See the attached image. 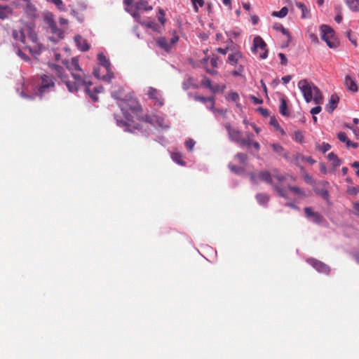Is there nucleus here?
Wrapping results in <instances>:
<instances>
[{"label":"nucleus","instance_id":"obj_54","mask_svg":"<svg viewBox=\"0 0 359 359\" xmlns=\"http://www.w3.org/2000/svg\"><path fill=\"white\" fill-rule=\"evenodd\" d=\"M18 55L24 60H29V57L26 54H25L20 49L18 50Z\"/></svg>","mask_w":359,"mask_h":359},{"label":"nucleus","instance_id":"obj_8","mask_svg":"<svg viewBox=\"0 0 359 359\" xmlns=\"http://www.w3.org/2000/svg\"><path fill=\"white\" fill-rule=\"evenodd\" d=\"M254 52L259 53L261 59H265L268 55V50L266 49V44L262 37L259 36H255L253 39V50Z\"/></svg>","mask_w":359,"mask_h":359},{"label":"nucleus","instance_id":"obj_10","mask_svg":"<svg viewBox=\"0 0 359 359\" xmlns=\"http://www.w3.org/2000/svg\"><path fill=\"white\" fill-rule=\"evenodd\" d=\"M179 40V37L177 35H174L170 40V42L165 37H159L156 39L157 45L165 50L166 52H169L172 46L175 44Z\"/></svg>","mask_w":359,"mask_h":359},{"label":"nucleus","instance_id":"obj_50","mask_svg":"<svg viewBox=\"0 0 359 359\" xmlns=\"http://www.w3.org/2000/svg\"><path fill=\"white\" fill-rule=\"evenodd\" d=\"M243 70L244 67L242 65H241L238 67L237 69L233 70L231 74L234 76H240L242 75V72H243Z\"/></svg>","mask_w":359,"mask_h":359},{"label":"nucleus","instance_id":"obj_19","mask_svg":"<svg viewBox=\"0 0 359 359\" xmlns=\"http://www.w3.org/2000/svg\"><path fill=\"white\" fill-rule=\"evenodd\" d=\"M243 57L242 53L239 50H236L231 54H229L228 56V62L231 65H236L239 60Z\"/></svg>","mask_w":359,"mask_h":359},{"label":"nucleus","instance_id":"obj_42","mask_svg":"<svg viewBox=\"0 0 359 359\" xmlns=\"http://www.w3.org/2000/svg\"><path fill=\"white\" fill-rule=\"evenodd\" d=\"M304 137L302 132L297 130L294 132V140L297 142L302 143L304 142Z\"/></svg>","mask_w":359,"mask_h":359},{"label":"nucleus","instance_id":"obj_11","mask_svg":"<svg viewBox=\"0 0 359 359\" xmlns=\"http://www.w3.org/2000/svg\"><path fill=\"white\" fill-rule=\"evenodd\" d=\"M306 262L320 273L329 274L330 272V267L320 260L314 258H309Z\"/></svg>","mask_w":359,"mask_h":359},{"label":"nucleus","instance_id":"obj_56","mask_svg":"<svg viewBox=\"0 0 359 359\" xmlns=\"http://www.w3.org/2000/svg\"><path fill=\"white\" fill-rule=\"evenodd\" d=\"M270 124L276 128H279V124L278 123V121L276 119L275 117H271L270 119Z\"/></svg>","mask_w":359,"mask_h":359},{"label":"nucleus","instance_id":"obj_24","mask_svg":"<svg viewBox=\"0 0 359 359\" xmlns=\"http://www.w3.org/2000/svg\"><path fill=\"white\" fill-rule=\"evenodd\" d=\"M328 159L332 161V164L334 168H337L341 164V161L337 157L334 152H330L327 155Z\"/></svg>","mask_w":359,"mask_h":359},{"label":"nucleus","instance_id":"obj_64","mask_svg":"<svg viewBox=\"0 0 359 359\" xmlns=\"http://www.w3.org/2000/svg\"><path fill=\"white\" fill-rule=\"evenodd\" d=\"M353 208L355 211L357 212V214L359 215V203H355L353 204Z\"/></svg>","mask_w":359,"mask_h":359},{"label":"nucleus","instance_id":"obj_4","mask_svg":"<svg viewBox=\"0 0 359 359\" xmlns=\"http://www.w3.org/2000/svg\"><path fill=\"white\" fill-rule=\"evenodd\" d=\"M55 84L52 76L41 74L35 83L34 95L42 97L46 93L54 91Z\"/></svg>","mask_w":359,"mask_h":359},{"label":"nucleus","instance_id":"obj_33","mask_svg":"<svg viewBox=\"0 0 359 359\" xmlns=\"http://www.w3.org/2000/svg\"><path fill=\"white\" fill-rule=\"evenodd\" d=\"M130 104H128V108L133 111H137L140 107L137 102V101L135 99H131L129 100Z\"/></svg>","mask_w":359,"mask_h":359},{"label":"nucleus","instance_id":"obj_16","mask_svg":"<svg viewBox=\"0 0 359 359\" xmlns=\"http://www.w3.org/2000/svg\"><path fill=\"white\" fill-rule=\"evenodd\" d=\"M26 29H13L12 31V36L15 41H18L23 43L26 44L27 37H26Z\"/></svg>","mask_w":359,"mask_h":359},{"label":"nucleus","instance_id":"obj_37","mask_svg":"<svg viewBox=\"0 0 359 359\" xmlns=\"http://www.w3.org/2000/svg\"><path fill=\"white\" fill-rule=\"evenodd\" d=\"M338 138L340 141L343 142H346V146L348 147H350L351 146V141L348 140V137L345 133L341 132L338 134Z\"/></svg>","mask_w":359,"mask_h":359},{"label":"nucleus","instance_id":"obj_61","mask_svg":"<svg viewBox=\"0 0 359 359\" xmlns=\"http://www.w3.org/2000/svg\"><path fill=\"white\" fill-rule=\"evenodd\" d=\"M309 37L311 40L312 42L313 43H318V39L317 37V36L314 34H309Z\"/></svg>","mask_w":359,"mask_h":359},{"label":"nucleus","instance_id":"obj_5","mask_svg":"<svg viewBox=\"0 0 359 359\" xmlns=\"http://www.w3.org/2000/svg\"><path fill=\"white\" fill-rule=\"evenodd\" d=\"M26 44L25 48L29 50L32 54H39L41 50V44L39 41L38 36L34 28L30 26L26 27Z\"/></svg>","mask_w":359,"mask_h":359},{"label":"nucleus","instance_id":"obj_1","mask_svg":"<svg viewBox=\"0 0 359 359\" xmlns=\"http://www.w3.org/2000/svg\"><path fill=\"white\" fill-rule=\"evenodd\" d=\"M52 69H53L57 76L61 79L62 82H63L68 90L70 93H76L78 91L81 86L86 87V91L89 95L90 98L94 100H97V97L96 94L99 93L96 88H94L95 93H92L90 90V86L92 85V82H90L88 79L89 76L86 75L82 69H79L77 72H72L71 73L72 78L74 79V81H69L68 76L65 74L64 69L58 65H53Z\"/></svg>","mask_w":359,"mask_h":359},{"label":"nucleus","instance_id":"obj_14","mask_svg":"<svg viewBox=\"0 0 359 359\" xmlns=\"http://www.w3.org/2000/svg\"><path fill=\"white\" fill-rule=\"evenodd\" d=\"M304 212H305L306 217L311 219L313 222H315L316 224L322 223V222L323 220V216L320 213L313 211L311 208H309V207L305 208Z\"/></svg>","mask_w":359,"mask_h":359},{"label":"nucleus","instance_id":"obj_41","mask_svg":"<svg viewBox=\"0 0 359 359\" xmlns=\"http://www.w3.org/2000/svg\"><path fill=\"white\" fill-rule=\"evenodd\" d=\"M201 85L205 88H212V81L211 80L208 78L207 76H203L202 81H201Z\"/></svg>","mask_w":359,"mask_h":359},{"label":"nucleus","instance_id":"obj_63","mask_svg":"<svg viewBox=\"0 0 359 359\" xmlns=\"http://www.w3.org/2000/svg\"><path fill=\"white\" fill-rule=\"evenodd\" d=\"M59 22L60 25H67L68 24V20L65 18H60L59 19Z\"/></svg>","mask_w":359,"mask_h":359},{"label":"nucleus","instance_id":"obj_18","mask_svg":"<svg viewBox=\"0 0 359 359\" xmlns=\"http://www.w3.org/2000/svg\"><path fill=\"white\" fill-rule=\"evenodd\" d=\"M339 97L337 95H332L328 104L326 105V109L329 113H332L337 107Z\"/></svg>","mask_w":359,"mask_h":359},{"label":"nucleus","instance_id":"obj_51","mask_svg":"<svg viewBox=\"0 0 359 359\" xmlns=\"http://www.w3.org/2000/svg\"><path fill=\"white\" fill-rule=\"evenodd\" d=\"M123 88H119L118 90L116 92V91H114L112 93H111V95L114 98L116 99V100H120L121 99V95H122L123 93Z\"/></svg>","mask_w":359,"mask_h":359},{"label":"nucleus","instance_id":"obj_47","mask_svg":"<svg viewBox=\"0 0 359 359\" xmlns=\"http://www.w3.org/2000/svg\"><path fill=\"white\" fill-rule=\"evenodd\" d=\"M53 3L60 10H65L63 2L62 0H48Z\"/></svg>","mask_w":359,"mask_h":359},{"label":"nucleus","instance_id":"obj_3","mask_svg":"<svg viewBox=\"0 0 359 359\" xmlns=\"http://www.w3.org/2000/svg\"><path fill=\"white\" fill-rule=\"evenodd\" d=\"M273 177L276 179L278 182H281L285 180V176L279 174H273V175L267 170L261 171L259 173H251L250 174V180L255 183L257 184L259 180L263 181L273 186L275 191L278 194V195L283 198H287V195L286 191L281 188L279 185L276 184L273 182Z\"/></svg>","mask_w":359,"mask_h":359},{"label":"nucleus","instance_id":"obj_30","mask_svg":"<svg viewBox=\"0 0 359 359\" xmlns=\"http://www.w3.org/2000/svg\"><path fill=\"white\" fill-rule=\"evenodd\" d=\"M11 13V10L8 6H0V19H6Z\"/></svg>","mask_w":359,"mask_h":359},{"label":"nucleus","instance_id":"obj_38","mask_svg":"<svg viewBox=\"0 0 359 359\" xmlns=\"http://www.w3.org/2000/svg\"><path fill=\"white\" fill-rule=\"evenodd\" d=\"M316 194L321 196L325 200L328 201L329 199V192L325 189H317L316 191Z\"/></svg>","mask_w":359,"mask_h":359},{"label":"nucleus","instance_id":"obj_2","mask_svg":"<svg viewBox=\"0 0 359 359\" xmlns=\"http://www.w3.org/2000/svg\"><path fill=\"white\" fill-rule=\"evenodd\" d=\"M298 87L302 93L304 100L306 102H310L312 100L318 105L323 102V97L320 89L312 82L307 79H302L298 82ZM321 111V107L317 106L311 109V113L313 115L318 114Z\"/></svg>","mask_w":359,"mask_h":359},{"label":"nucleus","instance_id":"obj_25","mask_svg":"<svg viewBox=\"0 0 359 359\" xmlns=\"http://www.w3.org/2000/svg\"><path fill=\"white\" fill-rule=\"evenodd\" d=\"M136 10H144V11H151L152 10V6L149 5L148 1L141 0L136 3L135 5Z\"/></svg>","mask_w":359,"mask_h":359},{"label":"nucleus","instance_id":"obj_59","mask_svg":"<svg viewBox=\"0 0 359 359\" xmlns=\"http://www.w3.org/2000/svg\"><path fill=\"white\" fill-rule=\"evenodd\" d=\"M216 50L222 55H226L229 50V48H218L216 49Z\"/></svg>","mask_w":359,"mask_h":359},{"label":"nucleus","instance_id":"obj_29","mask_svg":"<svg viewBox=\"0 0 359 359\" xmlns=\"http://www.w3.org/2000/svg\"><path fill=\"white\" fill-rule=\"evenodd\" d=\"M227 98L231 100L233 102H236L237 107H241V104L238 102L240 100V96L238 93L235 91H230L228 94Z\"/></svg>","mask_w":359,"mask_h":359},{"label":"nucleus","instance_id":"obj_9","mask_svg":"<svg viewBox=\"0 0 359 359\" xmlns=\"http://www.w3.org/2000/svg\"><path fill=\"white\" fill-rule=\"evenodd\" d=\"M97 60H98L100 64L103 67H104L107 71V74H106V75H104L102 76V79L104 81L110 82L111 79L114 76V74L111 71V64H110L109 60L107 59V57L102 53H100L97 55Z\"/></svg>","mask_w":359,"mask_h":359},{"label":"nucleus","instance_id":"obj_21","mask_svg":"<svg viewBox=\"0 0 359 359\" xmlns=\"http://www.w3.org/2000/svg\"><path fill=\"white\" fill-rule=\"evenodd\" d=\"M254 135L251 133H248L246 134L245 138H243V141L240 145V147H247L248 148H250L252 146V143L254 141Z\"/></svg>","mask_w":359,"mask_h":359},{"label":"nucleus","instance_id":"obj_62","mask_svg":"<svg viewBox=\"0 0 359 359\" xmlns=\"http://www.w3.org/2000/svg\"><path fill=\"white\" fill-rule=\"evenodd\" d=\"M220 89V87L219 85H215V86H212V88H210V90L213 93H215L217 92H218Z\"/></svg>","mask_w":359,"mask_h":359},{"label":"nucleus","instance_id":"obj_45","mask_svg":"<svg viewBox=\"0 0 359 359\" xmlns=\"http://www.w3.org/2000/svg\"><path fill=\"white\" fill-rule=\"evenodd\" d=\"M317 148L323 153H325L330 149L331 146L328 143L323 142L321 145H318Z\"/></svg>","mask_w":359,"mask_h":359},{"label":"nucleus","instance_id":"obj_58","mask_svg":"<svg viewBox=\"0 0 359 359\" xmlns=\"http://www.w3.org/2000/svg\"><path fill=\"white\" fill-rule=\"evenodd\" d=\"M194 100L196 101L202 102L203 103L207 102V99L205 97H203V96H200V95H196L194 97Z\"/></svg>","mask_w":359,"mask_h":359},{"label":"nucleus","instance_id":"obj_27","mask_svg":"<svg viewBox=\"0 0 359 359\" xmlns=\"http://www.w3.org/2000/svg\"><path fill=\"white\" fill-rule=\"evenodd\" d=\"M209 60V57L205 56L204 58L201 59L200 60V63L202 65V66L205 69V71L207 73L211 74V75H215L217 74V71L209 69L208 67V62Z\"/></svg>","mask_w":359,"mask_h":359},{"label":"nucleus","instance_id":"obj_35","mask_svg":"<svg viewBox=\"0 0 359 359\" xmlns=\"http://www.w3.org/2000/svg\"><path fill=\"white\" fill-rule=\"evenodd\" d=\"M273 28L276 30H280L284 35L287 36L289 39L291 38L289 32L281 24L276 23Z\"/></svg>","mask_w":359,"mask_h":359},{"label":"nucleus","instance_id":"obj_39","mask_svg":"<svg viewBox=\"0 0 359 359\" xmlns=\"http://www.w3.org/2000/svg\"><path fill=\"white\" fill-rule=\"evenodd\" d=\"M348 194L351 196H356L359 193V187H350L348 186L346 189Z\"/></svg>","mask_w":359,"mask_h":359},{"label":"nucleus","instance_id":"obj_31","mask_svg":"<svg viewBox=\"0 0 359 359\" xmlns=\"http://www.w3.org/2000/svg\"><path fill=\"white\" fill-rule=\"evenodd\" d=\"M235 158L236 160H238V161L243 165H245L246 163H247V161H248V155L244 154V153H241V152H239V153H237L236 155L235 156Z\"/></svg>","mask_w":359,"mask_h":359},{"label":"nucleus","instance_id":"obj_6","mask_svg":"<svg viewBox=\"0 0 359 359\" xmlns=\"http://www.w3.org/2000/svg\"><path fill=\"white\" fill-rule=\"evenodd\" d=\"M44 21L48 25L50 32L52 34L50 37L51 41L57 42L64 38V30L57 27L53 14H46L44 17Z\"/></svg>","mask_w":359,"mask_h":359},{"label":"nucleus","instance_id":"obj_60","mask_svg":"<svg viewBox=\"0 0 359 359\" xmlns=\"http://www.w3.org/2000/svg\"><path fill=\"white\" fill-rule=\"evenodd\" d=\"M291 79H292L291 75H287V76H283L282 78V81H283V83H285V84L289 83Z\"/></svg>","mask_w":359,"mask_h":359},{"label":"nucleus","instance_id":"obj_36","mask_svg":"<svg viewBox=\"0 0 359 359\" xmlns=\"http://www.w3.org/2000/svg\"><path fill=\"white\" fill-rule=\"evenodd\" d=\"M172 158L174 161L180 165H184V162L182 160V156L180 153L175 152L172 154Z\"/></svg>","mask_w":359,"mask_h":359},{"label":"nucleus","instance_id":"obj_23","mask_svg":"<svg viewBox=\"0 0 359 359\" xmlns=\"http://www.w3.org/2000/svg\"><path fill=\"white\" fill-rule=\"evenodd\" d=\"M70 73H72V72H77L79 69H82L79 64V60L76 57H73L72 59V61L70 64L67 67Z\"/></svg>","mask_w":359,"mask_h":359},{"label":"nucleus","instance_id":"obj_15","mask_svg":"<svg viewBox=\"0 0 359 359\" xmlns=\"http://www.w3.org/2000/svg\"><path fill=\"white\" fill-rule=\"evenodd\" d=\"M344 86L348 90L351 92L355 93L358 90V87L355 79L349 75H347L345 77Z\"/></svg>","mask_w":359,"mask_h":359},{"label":"nucleus","instance_id":"obj_32","mask_svg":"<svg viewBox=\"0 0 359 359\" xmlns=\"http://www.w3.org/2000/svg\"><path fill=\"white\" fill-rule=\"evenodd\" d=\"M288 189L294 194L299 196L301 198L306 196L305 192L297 187L288 186Z\"/></svg>","mask_w":359,"mask_h":359},{"label":"nucleus","instance_id":"obj_7","mask_svg":"<svg viewBox=\"0 0 359 359\" xmlns=\"http://www.w3.org/2000/svg\"><path fill=\"white\" fill-rule=\"evenodd\" d=\"M320 30L322 40L325 41L330 48H335L339 46V41L334 36V31L331 27L322 25Z\"/></svg>","mask_w":359,"mask_h":359},{"label":"nucleus","instance_id":"obj_26","mask_svg":"<svg viewBox=\"0 0 359 359\" xmlns=\"http://www.w3.org/2000/svg\"><path fill=\"white\" fill-rule=\"evenodd\" d=\"M279 111H280V113L283 116H288L290 114V112L287 109L286 100L283 97L280 99V107H279Z\"/></svg>","mask_w":359,"mask_h":359},{"label":"nucleus","instance_id":"obj_55","mask_svg":"<svg viewBox=\"0 0 359 359\" xmlns=\"http://www.w3.org/2000/svg\"><path fill=\"white\" fill-rule=\"evenodd\" d=\"M250 98L256 104H262L263 102V100L262 99L257 98L255 95H250Z\"/></svg>","mask_w":359,"mask_h":359},{"label":"nucleus","instance_id":"obj_49","mask_svg":"<svg viewBox=\"0 0 359 359\" xmlns=\"http://www.w3.org/2000/svg\"><path fill=\"white\" fill-rule=\"evenodd\" d=\"M191 1H192V3H193V5L194 6V9H195V11L196 12L198 11L197 5H198L201 7H203L204 6V4H205L203 0H191Z\"/></svg>","mask_w":359,"mask_h":359},{"label":"nucleus","instance_id":"obj_52","mask_svg":"<svg viewBox=\"0 0 359 359\" xmlns=\"http://www.w3.org/2000/svg\"><path fill=\"white\" fill-rule=\"evenodd\" d=\"M218 60H219V57H215V56L212 57L210 59V65H211L212 68H217V67H218V64H217Z\"/></svg>","mask_w":359,"mask_h":359},{"label":"nucleus","instance_id":"obj_13","mask_svg":"<svg viewBox=\"0 0 359 359\" xmlns=\"http://www.w3.org/2000/svg\"><path fill=\"white\" fill-rule=\"evenodd\" d=\"M147 95L150 99L155 100L156 103L158 106L161 107L163 105V99L161 96L159 90H158L157 89L153 87H149L147 91Z\"/></svg>","mask_w":359,"mask_h":359},{"label":"nucleus","instance_id":"obj_20","mask_svg":"<svg viewBox=\"0 0 359 359\" xmlns=\"http://www.w3.org/2000/svg\"><path fill=\"white\" fill-rule=\"evenodd\" d=\"M271 147L274 152L278 154V155H282L285 159L289 158V153L285 151L284 148L279 144H272Z\"/></svg>","mask_w":359,"mask_h":359},{"label":"nucleus","instance_id":"obj_22","mask_svg":"<svg viewBox=\"0 0 359 359\" xmlns=\"http://www.w3.org/2000/svg\"><path fill=\"white\" fill-rule=\"evenodd\" d=\"M349 9L353 12H359V0H344Z\"/></svg>","mask_w":359,"mask_h":359},{"label":"nucleus","instance_id":"obj_53","mask_svg":"<svg viewBox=\"0 0 359 359\" xmlns=\"http://www.w3.org/2000/svg\"><path fill=\"white\" fill-rule=\"evenodd\" d=\"M278 57H280V59L281 60L280 61L281 65H286L287 63V59L284 53H280L278 54Z\"/></svg>","mask_w":359,"mask_h":359},{"label":"nucleus","instance_id":"obj_12","mask_svg":"<svg viewBox=\"0 0 359 359\" xmlns=\"http://www.w3.org/2000/svg\"><path fill=\"white\" fill-rule=\"evenodd\" d=\"M225 128L228 132L229 139L232 142L238 144L240 146L243 141L241 132L239 131L238 130L231 128V126L229 124H226L225 126Z\"/></svg>","mask_w":359,"mask_h":359},{"label":"nucleus","instance_id":"obj_40","mask_svg":"<svg viewBox=\"0 0 359 359\" xmlns=\"http://www.w3.org/2000/svg\"><path fill=\"white\" fill-rule=\"evenodd\" d=\"M25 12L31 16L34 15L36 8L31 3H29L26 6Z\"/></svg>","mask_w":359,"mask_h":359},{"label":"nucleus","instance_id":"obj_44","mask_svg":"<svg viewBox=\"0 0 359 359\" xmlns=\"http://www.w3.org/2000/svg\"><path fill=\"white\" fill-rule=\"evenodd\" d=\"M126 11L131 14V15L135 19V20L141 24L140 15L137 11H132V8H126Z\"/></svg>","mask_w":359,"mask_h":359},{"label":"nucleus","instance_id":"obj_43","mask_svg":"<svg viewBox=\"0 0 359 359\" xmlns=\"http://www.w3.org/2000/svg\"><path fill=\"white\" fill-rule=\"evenodd\" d=\"M229 169L234 173L239 174L244 171V168L238 167L232 164L229 165Z\"/></svg>","mask_w":359,"mask_h":359},{"label":"nucleus","instance_id":"obj_28","mask_svg":"<svg viewBox=\"0 0 359 359\" xmlns=\"http://www.w3.org/2000/svg\"><path fill=\"white\" fill-rule=\"evenodd\" d=\"M256 199L260 205H265L269 201V196L266 194L259 193L256 195Z\"/></svg>","mask_w":359,"mask_h":359},{"label":"nucleus","instance_id":"obj_57","mask_svg":"<svg viewBox=\"0 0 359 359\" xmlns=\"http://www.w3.org/2000/svg\"><path fill=\"white\" fill-rule=\"evenodd\" d=\"M262 115H263L264 116H269V111L267 109H264V108H262V107H259L257 109Z\"/></svg>","mask_w":359,"mask_h":359},{"label":"nucleus","instance_id":"obj_48","mask_svg":"<svg viewBox=\"0 0 359 359\" xmlns=\"http://www.w3.org/2000/svg\"><path fill=\"white\" fill-rule=\"evenodd\" d=\"M194 145H195V142L191 139H189V140L186 141V142H185V146H186L187 150H189L190 151L193 150Z\"/></svg>","mask_w":359,"mask_h":359},{"label":"nucleus","instance_id":"obj_46","mask_svg":"<svg viewBox=\"0 0 359 359\" xmlns=\"http://www.w3.org/2000/svg\"><path fill=\"white\" fill-rule=\"evenodd\" d=\"M141 24L154 30H156L158 27V25L154 22H142Z\"/></svg>","mask_w":359,"mask_h":359},{"label":"nucleus","instance_id":"obj_34","mask_svg":"<svg viewBox=\"0 0 359 359\" xmlns=\"http://www.w3.org/2000/svg\"><path fill=\"white\" fill-rule=\"evenodd\" d=\"M288 13V8L287 7H283L280 11H273L272 15L278 18H284Z\"/></svg>","mask_w":359,"mask_h":359},{"label":"nucleus","instance_id":"obj_17","mask_svg":"<svg viewBox=\"0 0 359 359\" xmlns=\"http://www.w3.org/2000/svg\"><path fill=\"white\" fill-rule=\"evenodd\" d=\"M74 41L81 51L86 52L90 49V45L87 43V41L80 35H76L74 36Z\"/></svg>","mask_w":359,"mask_h":359}]
</instances>
